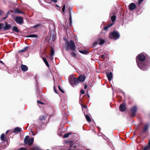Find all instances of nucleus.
Segmentation results:
<instances>
[{
	"mask_svg": "<svg viewBox=\"0 0 150 150\" xmlns=\"http://www.w3.org/2000/svg\"><path fill=\"white\" fill-rule=\"evenodd\" d=\"M138 67L144 71L148 70L150 66V58L147 54L142 53L137 55L136 58Z\"/></svg>",
	"mask_w": 150,
	"mask_h": 150,
	"instance_id": "obj_1",
	"label": "nucleus"
},
{
	"mask_svg": "<svg viewBox=\"0 0 150 150\" xmlns=\"http://www.w3.org/2000/svg\"><path fill=\"white\" fill-rule=\"evenodd\" d=\"M85 79L86 77L85 75H81L77 78L73 76H70L69 79V81L70 84L74 87V85H77L79 82L83 81Z\"/></svg>",
	"mask_w": 150,
	"mask_h": 150,
	"instance_id": "obj_2",
	"label": "nucleus"
},
{
	"mask_svg": "<svg viewBox=\"0 0 150 150\" xmlns=\"http://www.w3.org/2000/svg\"><path fill=\"white\" fill-rule=\"evenodd\" d=\"M67 46L65 47V49L67 51H69L70 49L71 50H74L76 49V46L74 42L72 40L69 42L67 40L66 42Z\"/></svg>",
	"mask_w": 150,
	"mask_h": 150,
	"instance_id": "obj_3",
	"label": "nucleus"
},
{
	"mask_svg": "<svg viewBox=\"0 0 150 150\" xmlns=\"http://www.w3.org/2000/svg\"><path fill=\"white\" fill-rule=\"evenodd\" d=\"M120 34L118 32L114 31L109 33V38L110 39L116 40L120 38Z\"/></svg>",
	"mask_w": 150,
	"mask_h": 150,
	"instance_id": "obj_4",
	"label": "nucleus"
},
{
	"mask_svg": "<svg viewBox=\"0 0 150 150\" xmlns=\"http://www.w3.org/2000/svg\"><path fill=\"white\" fill-rule=\"evenodd\" d=\"M24 142L25 144H28V146H30L32 145L34 141V138H29V136H26L24 139Z\"/></svg>",
	"mask_w": 150,
	"mask_h": 150,
	"instance_id": "obj_5",
	"label": "nucleus"
},
{
	"mask_svg": "<svg viewBox=\"0 0 150 150\" xmlns=\"http://www.w3.org/2000/svg\"><path fill=\"white\" fill-rule=\"evenodd\" d=\"M137 107L136 106H134L130 108V111L131 112L130 115V116L131 117H133L135 116L137 111Z\"/></svg>",
	"mask_w": 150,
	"mask_h": 150,
	"instance_id": "obj_6",
	"label": "nucleus"
},
{
	"mask_svg": "<svg viewBox=\"0 0 150 150\" xmlns=\"http://www.w3.org/2000/svg\"><path fill=\"white\" fill-rule=\"evenodd\" d=\"M12 27V25L11 24H8L7 22L5 23V25H4L2 26V29L1 31H5L7 30H8L10 29Z\"/></svg>",
	"mask_w": 150,
	"mask_h": 150,
	"instance_id": "obj_7",
	"label": "nucleus"
},
{
	"mask_svg": "<svg viewBox=\"0 0 150 150\" xmlns=\"http://www.w3.org/2000/svg\"><path fill=\"white\" fill-rule=\"evenodd\" d=\"M14 20L17 23L20 24H23L24 23L23 18L21 16L16 17Z\"/></svg>",
	"mask_w": 150,
	"mask_h": 150,
	"instance_id": "obj_8",
	"label": "nucleus"
},
{
	"mask_svg": "<svg viewBox=\"0 0 150 150\" xmlns=\"http://www.w3.org/2000/svg\"><path fill=\"white\" fill-rule=\"evenodd\" d=\"M149 124H146L144 127L143 128L142 131L140 132L139 135L140 136H142L143 134H144L147 132L149 128Z\"/></svg>",
	"mask_w": 150,
	"mask_h": 150,
	"instance_id": "obj_9",
	"label": "nucleus"
},
{
	"mask_svg": "<svg viewBox=\"0 0 150 150\" xmlns=\"http://www.w3.org/2000/svg\"><path fill=\"white\" fill-rule=\"evenodd\" d=\"M119 110L120 111L123 112L126 109V105L125 103H121L119 108Z\"/></svg>",
	"mask_w": 150,
	"mask_h": 150,
	"instance_id": "obj_10",
	"label": "nucleus"
},
{
	"mask_svg": "<svg viewBox=\"0 0 150 150\" xmlns=\"http://www.w3.org/2000/svg\"><path fill=\"white\" fill-rule=\"evenodd\" d=\"M136 6L134 3H131L129 6V9L130 10H133L136 8Z\"/></svg>",
	"mask_w": 150,
	"mask_h": 150,
	"instance_id": "obj_11",
	"label": "nucleus"
},
{
	"mask_svg": "<svg viewBox=\"0 0 150 150\" xmlns=\"http://www.w3.org/2000/svg\"><path fill=\"white\" fill-rule=\"evenodd\" d=\"M97 41L99 42V44L101 45H102L105 42V40L101 38H97Z\"/></svg>",
	"mask_w": 150,
	"mask_h": 150,
	"instance_id": "obj_12",
	"label": "nucleus"
},
{
	"mask_svg": "<svg viewBox=\"0 0 150 150\" xmlns=\"http://www.w3.org/2000/svg\"><path fill=\"white\" fill-rule=\"evenodd\" d=\"M21 70L23 71H27L28 69V67L25 65L21 64Z\"/></svg>",
	"mask_w": 150,
	"mask_h": 150,
	"instance_id": "obj_13",
	"label": "nucleus"
},
{
	"mask_svg": "<svg viewBox=\"0 0 150 150\" xmlns=\"http://www.w3.org/2000/svg\"><path fill=\"white\" fill-rule=\"evenodd\" d=\"M107 76L109 81H111L112 77V73L110 72V73H106Z\"/></svg>",
	"mask_w": 150,
	"mask_h": 150,
	"instance_id": "obj_14",
	"label": "nucleus"
},
{
	"mask_svg": "<svg viewBox=\"0 0 150 150\" xmlns=\"http://www.w3.org/2000/svg\"><path fill=\"white\" fill-rule=\"evenodd\" d=\"M150 149V139L149 140L147 145L144 147L143 150H149Z\"/></svg>",
	"mask_w": 150,
	"mask_h": 150,
	"instance_id": "obj_15",
	"label": "nucleus"
},
{
	"mask_svg": "<svg viewBox=\"0 0 150 150\" xmlns=\"http://www.w3.org/2000/svg\"><path fill=\"white\" fill-rule=\"evenodd\" d=\"M46 116L45 115H41L40 116L39 119L41 121H45L46 120Z\"/></svg>",
	"mask_w": 150,
	"mask_h": 150,
	"instance_id": "obj_16",
	"label": "nucleus"
},
{
	"mask_svg": "<svg viewBox=\"0 0 150 150\" xmlns=\"http://www.w3.org/2000/svg\"><path fill=\"white\" fill-rule=\"evenodd\" d=\"M14 12L15 13L23 14V13L18 8L15 9L14 11Z\"/></svg>",
	"mask_w": 150,
	"mask_h": 150,
	"instance_id": "obj_17",
	"label": "nucleus"
},
{
	"mask_svg": "<svg viewBox=\"0 0 150 150\" xmlns=\"http://www.w3.org/2000/svg\"><path fill=\"white\" fill-rule=\"evenodd\" d=\"M21 131V129L19 127H16L13 130V132H20Z\"/></svg>",
	"mask_w": 150,
	"mask_h": 150,
	"instance_id": "obj_18",
	"label": "nucleus"
},
{
	"mask_svg": "<svg viewBox=\"0 0 150 150\" xmlns=\"http://www.w3.org/2000/svg\"><path fill=\"white\" fill-rule=\"evenodd\" d=\"M113 25V23H111L107 26H105L104 28V30L107 31L108 30V28L111 27Z\"/></svg>",
	"mask_w": 150,
	"mask_h": 150,
	"instance_id": "obj_19",
	"label": "nucleus"
},
{
	"mask_svg": "<svg viewBox=\"0 0 150 150\" xmlns=\"http://www.w3.org/2000/svg\"><path fill=\"white\" fill-rule=\"evenodd\" d=\"M12 30L14 32L17 33L19 32V30L18 29V28L16 26H13L12 28Z\"/></svg>",
	"mask_w": 150,
	"mask_h": 150,
	"instance_id": "obj_20",
	"label": "nucleus"
},
{
	"mask_svg": "<svg viewBox=\"0 0 150 150\" xmlns=\"http://www.w3.org/2000/svg\"><path fill=\"white\" fill-rule=\"evenodd\" d=\"M26 38H37L38 36L35 34H31L25 36Z\"/></svg>",
	"mask_w": 150,
	"mask_h": 150,
	"instance_id": "obj_21",
	"label": "nucleus"
},
{
	"mask_svg": "<svg viewBox=\"0 0 150 150\" xmlns=\"http://www.w3.org/2000/svg\"><path fill=\"white\" fill-rule=\"evenodd\" d=\"M42 59H43V60L44 61V62L45 63L46 65L48 67H49V63H48V62H47V61L46 60V59L44 57H42Z\"/></svg>",
	"mask_w": 150,
	"mask_h": 150,
	"instance_id": "obj_22",
	"label": "nucleus"
},
{
	"mask_svg": "<svg viewBox=\"0 0 150 150\" xmlns=\"http://www.w3.org/2000/svg\"><path fill=\"white\" fill-rule=\"evenodd\" d=\"M1 139L3 142L6 141V139L5 137V135L4 133L2 134L1 136Z\"/></svg>",
	"mask_w": 150,
	"mask_h": 150,
	"instance_id": "obj_23",
	"label": "nucleus"
},
{
	"mask_svg": "<svg viewBox=\"0 0 150 150\" xmlns=\"http://www.w3.org/2000/svg\"><path fill=\"white\" fill-rule=\"evenodd\" d=\"M28 48V47H25L23 49L19 50L18 52L19 53L23 52L27 49Z\"/></svg>",
	"mask_w": 150,
	"mask_h": 150,
	"instance_id": "obj_24",
	"label": "nucleus"
},
{
	"mask_svg": "<svg viewBox=\"0 0 150 150\" xmlns=\"http://www.w3.org/2000/svg\"><path fill=\"white\" fill-rule=\"evenodd\" d=\"M70 54L74 58H76L77 56V54L76 52H70Z\"/></svg>",
	"mask_w": 150,
	"mask_h": 150,
	"instance_id": "obj_25",
	"label": "nucleus"
},
{
	"mask_svg": "<svg viewBox=\"0 0 150 150\" xmlns=\"http://www.w3.org/2000/svg\"><path fill=\"white\" fill-rule=\"evenodd\" d=\"M84 115L85 116V117H86V118L88 122H91V119L90 117L88 115H86L85 114H84Z\"/></svg>",
	"mask_w": 150,
	"mask_h": 150,
	"instance_id": "obj_26",
	"label": "nucleus"
},
{
	"mask_svg": "<svg viewBox=\"0 0 150 150\" xmlns=\"http://www.w3.org/2000/svg\"><path fill=\"white\" fill-rule=\"evenodd\" d=\"M69 25L71 26L72 24V18H71V15L70 12L69 13Z\"/></svg>",
	"mask_w": 150,
	"mask_h": 150,
	"instance_id": "obj_27",
	"label": "nucleus"
},
{
	"mask_svg": "<svg viewBox=\"0 0 150 150\" xmlns=\"http://www.w3.org/2000/svg\"><path fill=\"white\" fill-rule=\"evenodd\" d=\"M116 17L115 15H113L111 17V20L112 22H114L115 21Z\"/></svg>",
	"mask_w": 150,
	"mask_h": 150,
	"instance_id": "obj_28",
	"label": "nucleus"
},
{
	"mask_svg": "<svg viewBox=\"0 0 150 150\" xmlns=\"http://www.w3.org/2000/svg\"><path fill=\"white\" fill-rule=\"evenodd\" d=\"M54 53V51L52 48V47H51V51L50 52V55L51 56H53Z\"/></svg>",
	"mask_w": 150,
	"mask_h": 150,
	"instance_id": "obj_29",
	"label": "nucleus"
},
{
	"mask_svg": "<svg viewBox=\"0 0 150 150\" xmlns=\"http://www.w3.org/2000/svg\"><path fill=\"white\" fill-rule=\"evenodd\" d=\"M79 51L81 53L84 54H87L88 53V52L86 50H80Z\"/></svg>",
	"mask_w": 150,
	"mask_h": 150,
	"instance_id": "obj_30",
	"label": "nucleus"
},
{
	"mask_svg": "<svg viewBox=\"0 0 150 150\" xmlns=\"http://www.w3.org/2000/svg\"><path fill=\"white\" fill-rule=\"evenodd\" d=\"M51 37L52 38V40L53 41H54L56 39L55 35H52V36H51Z\"/></svg>",
	"mask_w": 150,
	"mask_h": 150,
	"instance_id": "obj_31",
	"label": "nucleus"
},
{
	"mask_svg": "<svg viewBox=\"0 0 150 150\" xmlns=\"http://www.w3.org/2000/svg\"><path fill=\"white\" fill-rule=\"evenodd\" d=\"M70 134V133H68V134H64V136H63V137L64 138H67V137H68L69 135Z\"/></svg>",
	"mask_w": 150,
	"mask_h": 150,
	"instance_id": "obj_32",
	"label": "nucleus"
},
{
	"mask_svg": "<svg viewBox=\"0 0 150 150\" xmlns=\"http://www.w3.org/2000/svg\"><path fill=\"white\" fill-rule=\"evenodd\" d=\"M58 89L59 90L63 93H64V91L61 88L60 86H58Z\"/></svg>",
	"mask_w": 150,
	"mask_h": 150,
	"instance_id": "obj_33",
	"label": "nucleus"
},
{
	"mask_svg": "<svg viewBox=\"0 0 150 150\" xmlns=\"http://www.w3.org/2000/svg\"><path fill=\"white\" fill-rule=\"evenodd\" d=\"M41 25V24H36V25L33 26L32 27L34 28H36L38 26H40Z\"/></svg>",
	"mask_w": 150,
	"mask_h": 150,
	"instance_id": "obj_34",
	"label": "nucleus"
},
{
	"mask_svg": "<svg viewBox=\"0 0 150 150\" xmlns=\"http://www.w3.org/2000/svg\"><path fill=\"white\" fill-rule=\"evenodd\" d=\"M65 4H64L63 5V7H62V11L63 12H64V11L65 10Z\"/></svg>",
	"mask_w": 150,
	"mask_h": 150,
	"instance_id": "obj_35",
	"label": "nucleus"
},
{
	"mask_svg": "<svg viewBox=\"0 0 150 150\" xmlns=\"http://www.w3.org/2000/svg\"><path fill=\"white\" fill-rule=\"evenodd\" d=\"M80 93L82 94H84L85 93V91L83 89H81L80 90Z\"/></svg>",
	"mask_w": 150,
	"mask_h": 150,
	"instance_id": "obj_36",
	"label": "nucleus"
},
{
	"mask_svg": "<svg viewBox=\"0 0 150 150\" xmlns=\"http://www.w3.org/2000/svg\"><path fill=\"white\" fill-rule=\"evenodd\" d=\"M4 25V24L3 23H0V30H2V26H3Z\"/></svg>",
	"mask_w": 150,
	"mask_h": 150,
	"instance_id": "obj_37",
	"label": "nucleus"
},
{
	"mask_svg": "<svg viewBox=\"0 0 150 150\" xmlns=\"http://www.w3.org/2000/svg\"><path fill=\"white\" fill-rule=\"evenodd\" d=\"M98 44H99L98 42L97 41V42H94V43L93 44V46H94L95 47Z\"/></svg>",
	"mask_w": 150,
	"mask_h": 150,
	"instance_id": "obj_38",
	"label": "nucleus"
},
{
	"mask_svg": "<svg viewBox=\"0 0 150 150\" xmlns=\"http://www.w3.org/2000/svg\"><path fill=\"white\" fill-rule=\"evenodd\" d=\"M54 90V92L57 94H58L57 91L55 86H54L53 87Z\"/></svg>",
	"mask_w": 150,
	"mask_h": 150,
	"instance_id": "obj_39",
	"label": "nucleus"
},
{
	"mask_svg": "<svg viewBox=\"0 0 150 150\" xmlns=\"http://www.w3.org/2000/svg\"><path fill=\"white\" fill-rule=\"evenodd\" d=\"M81 106L82 108H85V109H87V106L85 105H84L83 104H82L81 105Z\"/></svg>",
	"mask_w": 150,
	"mask_h": 150,
	"instance_id": "obj_40",
	"label": "nucleus"
},
{
	"mask_svg": "<svg viewBox=\"0 0 150 150\" xmlns=\"http://www.w3.org/2000/svg\"><path fill=\"white\" fill-rule=\"evenodd\" d=\"M100 57L102 59H103L105 58V56L104 55L102 54L99 57V58H100Z\"/></svg>",
	"mask_w": 150,
	"mask_h": 150,
	"instance_id": "obj_41",
	"label": "nucleus"
},
{
	"mask_svg": "<svg viewBox=\"0 0 150 150\" xmlns=\"http://www.w3.org/2000/svg\"><path fill=\"white\" fill-rule=\"evenodd\" d=\"M37 102L38 103L42 105L44 104V103H43L41 102V101H40V100H38Z\"/></svg>",
	"mask_w": 150,
	"mask_h": 150,
	"instance_id": "obj_42",
	"label": "nucleus"
},
{
	"mask_svg": "<svg viewBox=\"0 0 150 150\" xmlns=\"http://www.w3.org/2000/svg\"><path fill=\"white\" fill-rule=\"evenodd\" d=\"M144 0H139V2H138V4L139 5L141 3L142 1H143Z\"/></svg>",
	"mask_w": 150,
	"mask_h": 150,
	"instance_id": "obj_43",
	"label": "nucleus"
},
{
	"mask_svg": "<svg viewBox=\"0 0 150 150\" xmlns=\"http://www.w3.org/2000/svg\"><path fill=\"white\" fill-rule=\"evenodd\" d=\"M51 1L54 3H56L57 1V0H51Z\"/></svg>",
	"mask_w": 150,
	"mask_h": 150,
	"instance_id": "obj_44",
	"label": "nucleus"
},
{
	"mask_svg": "<svg viewBox=\"0 0 150 150\" xmlns=\"http://www.w3.org/2000/svg\"><path fill=\"white\" fill-rule=\"evenodd\" d=\"M4 13V12L0 9V16H1Z\"/></svg>",
	"mask_w": 150,
	"mask_h": 150,
	"instance_id": "obj_45",
	"label": "nucleus"
},
{
	"mask_svg": "<svg viewBox=\"0 0 150 150\" xmlns=\"http://www.w3.org/2000/svg\"><path fill=\"white\" fill-rule=\"evenodd\" d=\"M18 150H25V148L22 147V148H20Z\"/></svg>",
	"mask_w": 150,
	"mask_h": 150,
	"instance_id": "obj_46",
	"label": "nucleus"
},
{
	"mask_svg": "<svg viewBox=\"0 0 150 150\" xmlns=\"http://www.w3.org/2000/svg\"><path fill=\"white\" fill-rule=\"evenodd\" d=\"M73 147H74V146L73 147V144H70V148H71Z\"/></svg>",
	"mask_w": 150,
	"mask_h": 150,
	"instance_id": "obj_47",
	"label": "nucleus"
},
{
	"mask_svg": "<svg viewBox=\"0 0 150 150\" xmlns=\"http://www.w3.org/2000/svg\"><path fill=\"white\" fill-rule=\"evenodd\" d=\"M87 87H88L87 85L86 84H85V86H84V88L85 89H86Z\"/></svg>",
	"mask_w": 150,
	"mask_h": 150,
	"instance_id": "obj_48",
	"label": "nucleus"
},
{
	"mask_svg": "<svg viewBox=\"0 0 150 150\" xmlns=\"http://www.w3.org/2000/svg\"><path fill=\"white\" fill-rule=\"evenodd\" d=\"M9 11H8L6 13V15L8 16V15L9 14Z\"/></svg>",
	"mask_w": 150,
	"mask_h": 150,
	"instance_id": "obj_49",
	"label": "nucleus"
},
{
	"mask_svg": "<svg viewBox=\"0 0 150 150\" xmlns=\"http://www.w3.org/2000/svg\"><path fill=\"white\" fill-rule=\"evenodd\" d=\"M0 63L1 64H4V63L1 61L0 60Z\"/></svg>",
	"mask_w": 150,
	"mask_h": 150,
	"instance_id": "obj_50",
	"label": "nucleus"
},
{
	"mask_svg": "<svg viewBox=\"0 0 150 150\" xmlns=\"http://www.w3.org/2000/svg\"><path fill=\"white\" fill-rule=\"evenodd\" d=\"M8 16L6 15V16H5V17H4V18H3V19H6V18H7L8 17Z\"/></svg>",
	"mask_w": 150,
	"mask_h": 150,
	"instance_id": "obj_51",
	"label": "nucleus"
},
{
	"mask_svg": "<svg viewBox=\"0 0 150 150\" xmlns=\"http://www.w3.org/2000/svg\"><path fill=\"white\" fill-rule=\"evenodd\" d=\"M9 130H7L6 132V134H7L9 132Z\"/></svg>",
	"mask_w": 150,
	"mask_h": 150,
	"instance_id": "obj_52",
	"label": "nucleus"
},
{
	"mask_svg": "<svg viewBox=\"0 0 150 150\" xmlns=\"http://www.w3.org/2000/svg\"><path fill=\"white\" fill-rule=\"evenodd\" d=\"M56 6L58 7H59V6L57 4H56Z\"/></svg>",
	"mask_w": 150,
	"mask_h": 150,
	"instance_id": "obj_53",
	"label": "nucleus"
},
{
	"mask_svg": "<svg viewBox=\"0 0 150 150\" xmlns=\"http://www.w3.org/2000/svg\"><path fill=\"white\" fill-rule=\"evenodd\" d=\"M4 143H2L1 144L2 145L3 144H4Z\"/></svg>",
	"mask_w": 150,
	"mask_h": 150,
	"instance_id": "obj_54",
	"label": "nucleus"
},
{
	"mask_svg": "<svg viewBox=\"0 0 150 150\" xmlns=\"http://www.w3.org/2000/svg\"><path fill=\"white\" fill-rule=\"evenodd\" d=\"M149 118H150V113L149 114Z\"/></svg>",
	"mask_w": 150,
	"mask_h": 150,
	"instance_id": "obj_55",
	"label": "nucleus"
},
{
	"mask_svg": "<svg viewBox=\"0 0 150 150\" xmlns=\"http://www.w3.org/2000/svg\"><path fill=\"white\" fill-rule=\"evenodd\" d=\"M86 150H90V149H86Z\"/></svg>",
	"mask_w": 150,
	"mask_h": 150,
	"instance_id": "obj_56",
	"label": "nucleus"
},
{
	"mask_svg": "<svg viewBox=\"0 0 150 150\" xmlns=\"http://www.w3.org/2000/svg\"><path fill=\"white\" fill-rule=\"evenodd\" d=\"M71 150H75V149H72Z\"/></svg>",
	"mask_w": 150,
	"mask_h": 150,
	"instance_id": "obj_57",
	"label": "nucleus"
},
{
	"mask_svg": "<svg viewBox=\"0 0 150 150\" xmlns=\"http://www.w3.org/2000/svg\"><path fill=\"white\" fill-rule=\"evenodd\" d=\"M88 97H89V95H88Z\"/></svg>",
	"mask_w": 150,
	"mask_h": 150,
	"instance_id": "obj_58",
	"label": "nucleus"
}]
</instances>
